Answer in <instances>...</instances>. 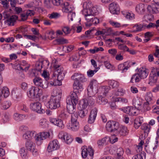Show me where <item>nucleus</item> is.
Listing matches in <instances>:
<instances>
[{
    "mask_svg": "<svg viewBox=\"0 0 159 159\" xmlns=\"http://www.w3.org/2000/svg\"><path fill=\"white\" fill-rule=\"evenodd\" d=\"M52 62L54 63L53 66L54 69V71L53 74V78L54 80L56 79L57 77V80L58 81L62 80L64 76V73H63V68L61 67L59 64L57 63L56 60L54 59Z\"/></svg>",
    "mask_w": 159,
    "mask_h": 159,
    "instance_id": "f257e3e1",
    "label": "nucleus"
},
{
    "mask_svg": "<svg viewBox=\"0 0 159 159\" xmlns=\"http://www.w3.org/2000/svg\"><path fill=\"white\" fill-rule=\"evenodd\" d=\"M42 94V90L34 86H32L27 92L28 96L31 99L39 98Z\"/></svg>",
    "mask_w": 159,
    "mask_h": 159,
    "instance_id": "f03ea898",
    "label": "nucleus"
},
{
    "mask_svg": "<svg viewBox=\"0 0 159 159\" xmlns=\"http://www.w3.org/2000/svg\"><path fill=\"white\" fill-rule=\"evenodd\" d=\"M77 113L71 115V123L67 125L68 129L75 131L78 130L79 128V124L77 121Z\"/></svg>",
    "mask_w": 159,
    "mask_h": 159,
    "instance_id": "7ed1b4c3",
    "label": "nucleus"
},
{
    "mask_svg": "<svg viewBox=\"0 0 159 159\" xmlns=\"http://www.w3.org/2000/svg\"><path fill=\"white\" fill-rule=\"evenodd\" d=\"M81 155L83 158L87 159H93L94 154L93 149L91 146L87 148L85 146L82 148Z\"/></svg>",
    "mask_w": 159,
    "mask_h": 159,
    "instance_id": "20e7f679",
    "label": "nucleus"
},
{
    "mask_svg": "<svg viewBox=\"0 0 159 159\" xmlns=\"http://www.w3.org/2000/svg\"><path fill=\"white\" fill-rule=\"evenodd\" d=\"M50 133L47 132H39L35 134L34 138L37 143L41 144L43 140L49 138Z\"/></svg>",
    "mask_w": 159,
    "mask_h": 159,
    "instance_id": "39448f33",
    "label": "nucleus"
},
{
    "mask_svg": "<svg viewBox=\"0 0 159 159\" xmlns=\"http://www.w3.org/2000/svg\"><path fill=\"white\" fill-rule=\"evenodd\" d=\"M59 139L63 140L67 144L70 143L73 141V139L71 135L66 132L64 131L60 132L58 135Z\"/></svg>",
    "mask_w": 159,
    "mask_h": 159,
    "instance_id": "423d86ee",
    "label": "nucleus"
},
{
    "mask_svg": "<svg viewBox=\"0 0 159 159\" xmlns=\"http://www.w3.org/2000/svg\"><path fill=\"white\" fill-rule=\"evenodd\" d=\"M156 69L154 67L152 68V71L150 74L149 78L148 84L151 85H153L157 81L158 77H159L157 75L156 73Z\"/></svg>",
    "mask_w": 159,
    "mask_h": 159,
    "instance_id": "0eeeda50",
    "label": "nucleus"
},
{
    "mask_svg": "<svg viewBox=\"0 0 159 159\" xmlns=\"http://www.w3.org/2000/svg\"><path fill=\"white\" fill-rule=\"evenodd\" d=\"M118 128V123L115 121H108L106 125V129L109 132H114L117 130Z\"/></svg>",
    "mask_w": 159,
    "mask_h": 159,
    "instance_id": "6e6552de",
    "label": "nucleus"
},
{
    "mask_svg": "<svg viewBox=\"0 0 159 159\" xmlns=\"http://www.w3.org/2000/svg\"><path fill=\"white\" fill-rule=\"evenodd\" d=\"M30 108L32 111L38 113H43L44 110L42 108V105L39 102L32 103L30 105Z\"/></svg>",
    "mask_w": 159,
    "mask_h": 159,
    "instance_id": "1a4fd4ad",
    "label": "nucleus"
},
{
    "mask_svg": "<svg viewBox=\"0 0 159 159\" xmlns=\"http://www.w3.org/2000/svg\"><path fill=\"white\" fill-rule=\"evenodd\" d=\"M53 97H51L48 104L49 108L51 109H55L60 107V100Z\"/></svg>",
    "mask_w": 159,
    "mask_h": 159,
    "instance_id": "9d476101",
    "label": "nucleus"
},
{
    "mask_svg": "<svg viewBox=\"0 0 159 159\" xmlns=\"http://www.w3.org/2000/svg\"><path fill=\"white\" fill-rule=\"evenodd\" d=\"M60 148V145L58 141L54 140L51 141L47 147V150L49 152L58 149Z\"/></svg>",
    "mask_w": 159,
    "mask_h": 159,
    "instance_id": "9b49d317",
    "label": "nucleus"
},
{
    "mask_svg": "<svg viewBox=\"0 0 159 159\" xmlns=\"http://www.w3.org/2000/svg\"><path fill=\"white\" fill-rule=\"evenodd\" d=\"M25 147L27 150L31 151L34 156H36L38 152L37 149L35 148V146L31 141H28L26 142Z\"/></svg>",
    "mask_w": 159,
    "mask_h": 159,
    "instance_id": "f8f14e48",
    "label": "nucleus"
},
{
    "mask_svg": "<svg viewBox=\"0 0 159 159\" xmlns=\"http://www.w3.org/2000/svg\"><path fill=\"white\" fill-rule=\"evenodd\" d=\"M98 84L97 81L95 80H92L87 88L88 95H93L94 93L93 92V89H98Z\"/></svg>",
    "mask_w": 159,
    "mask_h": 159,
    "instance_id": "ddd939ff",
    "label": "nucleus"
},
{
    "mask_svg": "<svg viewBox=\"0 0 159 159\" xmlns=\"http://www.w3.org/2000/svg\"><path fill=\"white\" fill-rule=\"evenodd\" d=\"M76 93L74 91L71 92L66 99V102H69V103L73 102L75 104H77L78 99Z\"/></svg>",
    "mask_w": 159,
    "mask_h": 159,
    "instance_id": "4468645a",
    "label": "nucleus"
},
{
    "mask_svg": "<svg viewBox=\"0 0 159 159\" xmlns=\"http://www.w3.org/2000/svg\"><path fill=\"white\" fill-rule=\"evenodd\" d=\"M71 79L75 81H79L82 82H85L86 80L84 75L79 73H74L71 77Z\"/></svg>",
    "mask_w": 159,
    "mask_h": 159,
    "instance_id": "2eb2a0df",
    "label": "nucleus"
},
{
    "mask_svg": "<svg viewBox=\"0 0 159 159\" xmlns=\"http://www.w3.org/2000/svg\"><path fill=\"white\" fill-rule=\"evenodd\" d=\"M109 10L112 14H117L120 11L119 5L114 2L111 3L109 5Z\"/></svg>",
    "mask_w": 159,
    "mask_h": 159,
    "instance_id": "dca6fc26",
    "label": "nucleus"
},
{
    "mask_svg": "<svg viewBox=\"0 0 159 159\" xmlns=\"http://www.w3.org/2000/svg\"><path fill=\"white\" fill-rule=\"evenodd\" d=\"M16 66L17 67L16 69L18 70H24L25 71H26L29 68L30 65L28 64L26 61L23 60L21 61L20 64H18L16 65Z\"/></svg>",
    "mask_w": 159,
    "mask_h": 159,
    "instance_id": "f3484780",
    "label": "nucleus"
},
{
    "mask_svg": "<svg viewBox=\"0 0 159 159\" xmlns=\"http://www.w3.org/2000/svg\"><path fill=\"white\" fill-rule=\"evenodd\" d=\"M49 121L51 123L61 128H62L64 127V125L63 121L60 119L50 118Z\"/></svg>",
    "mask_w": 159,
    "mask_h": 159,
    "instance_id": "a211bd4d",
    "label": "nucleus"
},
{
    "mask_svg": "<svg viewBox=\"0 0 159 159\" xmlns=\"http://www.w3.org/2000/svg\"><path fill=\"white\" fill-rule=\"evenodd\" d=\"M34 84L38 87H41L43 89H46L47 87V85H44L43 84V80L40 77H35L33 80Z\"/></svg>",
    "mask_w": 159,
    "mask_h": 159,
    "instance_id": "6ab92c4d",
    "label": "nucleus"
},
{
    "mask_svg": "<svg viewBox=\"0 0 159 159\" xmlns=\"http://www.w3.org/2000/svg\"><path fill=\"white\" fill-rule=\"evenodd\" d=\"M35 131H27L23 135V138L26 142L31 141L34 135H35Z\"/></svg>",
    "mask_w": 159,
    "mask_h": 159,
    "instance_id": "aec40b11",
    "label": "nucleus"
},
{
    "mask_svg": "<svg viewBox=\"0 0 159 159\" xmlns=\"http://www.w3.org/2000/svg\"><path fill=\"white\" fill-rule=\"evenodd\" d=\"M97 111L96 108H94L92 110L89 118V123L92 124L94 122L97 116Z\"/></svg>",
    "mask_w": 159,
    "mask_h": 159,
    "instance_id": "412c9836",
    "label": "nucleus"
},
{
    "mask_svg": "<svg viewBox=\"0 0 159 159\" xmlns=\"http://www.w3.org/2000/svg\"><path fill=\"white\" fill-rule=\"evenodd\" d=\"M67 103V109L68 112L70 114H74L75 113V112L76 110V106L77 104H75L73 102L69 103V102H66Z\"/></svg>",
    "mask_w": 159,
    "mask_h": 159,
    "instance_id": "4be33fe9",
    "label": "nucleus"
},
{
    "mask_svg": "<svg viewBox=\"0 0 159 159\" xmlns=\"http://www.w3.org/2000/svg\"><path fill=\"white\" fill-rule=\"evenodd\" d=\"M12 95L13 99L15 100H18L20 99L22 96L21 91L20 89H16L12 92Z\"/></svg>",
    "mask_w": 159,
    "mask_h": 159,
    "instance_id": "5701e85b",
    "label": "nucleus"
},
{
    "mask_svg": "<svg viewBox=\"0 0 159 159\" xmlns=\"http://www.w3.org/2000/svg\"><path fill=\"white\" fill-rule=\"evenodd\" d=\"M44 64L48 66L49 65V62L47 60H45L41 62H38L36 63L35 65V69L34 70H33V74H34V71L35 70L38 71H40L41 70L43 66V65L44 66Z\"/></svg>",
    "mask_w": 159,
    "mask_h": 159,
    "instance_id": "b1692460",
    "label": "nucleus"
},
{
    "mask_svg": "<svg viewBox=\"0 0 159 159\" xmlns=\"http://www.w3.org/2000/svg\"><path fill=\"white\" fill-rule=\"evenodd\" d=\"M83 14L85 16V17L86 20L88 22V25L89 23H90V21L94 17V16L93 15H91L90 14V11L89 10H83Z\"/></svg>",
    "mask_w": 159,
    "mask_h": 159,
    "instance_id": "393cba45",
    "label": "nucleus"
},
{
    "mask_svg": "<svg viewBox=\"0 0 159 159\" xmlns=\"http://www.w3.org/2000/svg\"><path fill=\"white\" fill-rule=\"evenodd\" d=\"M73 88L74 91L76 93H79L82 91L83 89L82 85L77 81H74L73 84Z\"/></svg>",
    "mask_w": 159,
    "mask_h": 159,
    "instance_id": "a878e982",
    "label": "nucleus"
},
{
    "mask_svg": "<svg viewBox=\"0 0 159 159\" xmlns=\"http://www.w3.org/2000/svg\"><path fill=\"white\" fill-rule=\"evenodd\" d=\"M135 9L139 14H143L145 11L146 7L144 4L140 3L136 5Z\"/></svg>",
    "mask_w": 159,
    "mask_h": 159,
    "instance_id": "bb28decb",
    "label": "nucleus"
},
{
    "mask_svg": "<svg viewBox=\"0 0 159 159\" xmlns=\"http://www.w3.org/2000/svg\"><path fill=\"white\" fill-rule=\"evenodd\" d=\"M138 73L141 80L146 78L148 75V70L143 68H140L138 70Z\"/></svg>",
    "mask_w": 159,
    "mask_h": 159,
    "instance_id": "cd10ccee",
    "label": "nucleus"
},
{
    "mask_svg": "<svg viewBox=\"0 0 159 159\" xmlns=\"http://www.w3.org/2000/svg\"><path fill=\"white\" fill-rule=\"evenodd\" d=\"M18 18L16 15L12 16L6 20V23L9 26H13Z\"/></svg>",
    "mask_w": 159,
    "mask_h": 159,
    "instance_id": "c85d7f7f",
    "label": "nucleus"
},
{
    "mask_svg": "<svg viewBox=\"0 0 159 159\" xmlns=\"http://www.w3.org/2000/svg\"><path fill=\"white\" fill-rule=\"evenodd\" d=\"M138 111V110L132 107H126V110L125 113L128 114L132 116H135L137 114V112Z\"/></svg>",
    "mask_w": 159,
    "mask_h": 159,
    "instance_id": "c756f323",
    "label": "nucleus"
},
{
    "mask_svg": "<svg viewBox=\"0 0 159 159\" xmlns=\"http://www.w3.org/2000/svg\"><path fill=\"white\" fill-rule=\"evenodd\" d=\"M143 102V99L139 97L134 98L133 100V105L136 107L141 108L142 107V104Z\"/></svg>",
    "mask_w": 159,
    "mask_h": 159,
    "instance_id": "7c9ffc66",
    "label": "nucleus"
},
{
    "mask_svg": "<svg viewBox=\"0 0 159 159\" xmlns=\"http://www.w3.org/2000/svg\"><path fill=\"white\" fill-rule=\"evenodd\" d=\"M151 128L150 125L148 124H143L141 125V129L145 133L144 137L148 135V134L150 132Z\"/></svg>",
    "mask_w": 159,
    "mask_h": 159,
    "instance_id": "2f4dec72",
    "label": "nucleus"
},
{
    "mask_svg": "<svg viewBox=\"0 0 159 159\" xmlns=\"http://www.w3.org/2000/svg\"><path fill=\"white\" fill-rule=\"evenodd\" d=\"M53 95L51 97H53L57 99L60 100L62 95V91L60 89H57L54 90L53 91Z\"/></svg>",
    "mask_w": 159,
    "mask_h": 159,
    "instance_id": "473e14b6",
    "label": "nucleus"
},
{
    "mask_svg": "<svg viewBox=\"0 0 159 159\" xmlns=\"http://www.w3.org/2000/svg\"><path fill=\"white\" fill-rule=\"evenodd\" d=\"M63 9L64 10V11L67 12L69 11H72L74 8L70 5L69 2H65L62 4Z\"/></svg>",
    "mask_w": 159,
    "mask_h": 159,
    "instance_id": "72a5a7b5",
    "label": "nucleus"
},
{
    "mask_svg": "<svg viewBox=\"0 0 159 159\" xmlns=\"http://www.w3.org/2000/svg\"><path fill=\"white\" fill-rule=\"evenodd\" d=\"M129 67L127 62H124L123 64H121L118 65V68L119 70H121L122 72L125 71Z\"/></svg>",
    "mask_w": 159,
    "mask_h": 159,
    "instance_id": "f704fd0d",
    "label": "nucleus"
},
{
    "mask_svg": "<svg viewBox=\"0 0 159 159\" xmlns=\"http://www.w3.org/2000/svg\"><path fill=\"white\" fill-rule=\"evenodd\" d=\"M143 118L142 117H138L134 120V126L135 128L138 129L143 122Z\"/></svg>",
    "mask_w": 159,
    "mask_h": 159,
    "instance_id": "c9c22d12",
    "label": "nucleus"
},
{
    "mask_svg": "<svg viewBox=\"0 0 159 159\" xmlns=\"http://www.w3.org/2000/svg\"><path fill=\"white\" fill-rule=\"evenodd\" d=\"M26 117V115H21L17 113H14L13 115L14 119L16 121H20L25 119Z\"/></svg>",
    "mask_w": 159,
    "mask_h": 159,
    "instance_id": "e433bc0d",
    "label": "nucleus"
},
{
    "mask_svg": "<svg viewBox=\"0 0 159 159\" xmlns=\"http://www.w3.org/2000/svg\"><path fill=\"white\" fill-rule=\"evenodd\" d=\"M140 77L138 73L134 74L131 78L130 82L131 83L139 82L141 80Z\"/></svg>",
    "mask_w": 159,
    "mask_h": 159,
    "instance_id": "4c0bfd02",
    "label": "nucleus"
},
{
    "mask_svg": "<svg viewBox=\"0 0 159 159\" xmlns=\"http://www.w3.org/2000/svg\"><path fill=\"white\" fill-rule=\"evenodd\" d=\"M128 133L127 128L125 126H123L120 128V129L117 132V134H119L120 135L125 136Z\"/></svg>",
    "mask_w": 159,
    "mask_h": 159,
    "instance_id": "58836bf2",
    "label": "nucleus"
},
{
    "mask_svg": "<svg viewBox=\"0 0 159 159\" xmlns=\"http://www.w3.org/2000/svg\"><path fill=\"white\" fill-rule=\"evenodd\" d=\"M104 64L105 67L107 69H109L111 71L115 69V67L114 66L111 65L109 61H105Z\"/></svg>",
    "mask_w": 159,
    "mask_h": 159,
    "instance_id": "ea45409f",
    "label": "nucleus"
},
{
    "mask_svg": "<svg viewBox=\"0 0 159 159\" xmlns=\"http://www.w3.org/2000/svg\"><path fill=\"white\" fill-rule=\"evenodd\" d=\"M108 84L112 88H117L119 86V83L117 81L113 80H110L108 81Z\"/></svg>",
    "mask_w": 159,
    "mask_h": 159,
    "instance_id": "a19ab883",
    "label": "nucleus"
},
{
    "mask_svg": "<svg viewBox=\"0 0 159 159\" xmlns=\"http://www.w3.org/2000/svg\"><path fill=\"white\" fill-rule=\"evenodd\" d=\"M4 98L7 97L10 94L9 89L6 87H3L1 90Z\"/></svg>",
    "mask_w": 159,
    "mask_h": 159,
    "instance_id": "79ce46f5",
    "label": "nucleus"
},
{
    "mask_svg": "<svg viewBox=\"0 0 159 159\" xmlns=\"http://www.w3.org/2000/svg\"><path fill=\"white\" fill-rule=\"evenodd\" d=\"M20 156L23 159H26L27 157V151L24 148H20L19 151Z\"/></svg>",
    "mask_w": 159,
    "mask_h": 159,
    "instance_id": "37998d69",
    "label": "nucleus"
},
{
    "mask_svg": "<svg viewBox=\"0 0 159 159\" xmlns=\"http://www.w3.org/2000/svg\"><path fill=\"white\" fill-rule=\"evenodd\" d=\"M153 19V16L152 14H149L144 16L143 20L148 22L152 21Z\"/></svg>",
    "mask_w": 159,
    "mask_h": 159,
    "instance_id": "c03bdc74",
    "label": "nucleus"
},
{
    "mask_svg": "<svg viewBox=\"0 0 159 159\" xmlns=\"http://www.w3.org/2000/svg\"><path fill=\"white\" fill-rule=\"evenodd\" d=\"M39 124L40 126L42 128H45L48 126L47 121L46 119L43 118L39 120Z\"/></svg>",
    "mask_w": 159,
    "mask_h": 159,
    "instance_id": "a18cd8bd",
    "label": "nucleus"
},
{
    "mask_svg": "<svg viewBox=\"0 0 159 159\" xmlns=\"http://www.w3.org/2000/svg\"><path fill=\"white\" fill-rule=\"evenodd\" d=\"M97 101L99 104L104 105L108 102L107 100L102 98V96H99L97 99Z\"/></svg>",
    "mask_w": 159,
    "mask_h": 159,
    "instance_id": "49530a36",
    "label": "nucleus"
},
{
    "mask_svg": "<svg viewBox=\"0 0 159 159\" xmlns=\"http://www.w3.org/2000/svg\"><path fill=\"white\" fill-rule=\"evenodd\" d=\"M107 137L106 136L102 139L98 141L97 144L99 147L102 146L106 143V142L107 141Z\"/></svg>",
    "mask_w": 159,
    "mask_h": 159,
    "instance_id": "de8ad7c7",
    "label": "nucleus"
},
{
    "mask_svg": "<svg viewBox=\"0 0 159 159\" xmlns=\"http://www.w3.org/2000/svg\"><path fill=\"white\" fill-rule=\"evenodd\" d=\"M107 137V141H109L112 144L115 143L118 141V138L116 137L115 135H111L110 137H109L108 136Z\"/></svg>",
    "mask_w": 159,
    "mask_h": 159,
    "instance_id": "09e8293b",
    "label": "nucleus"
},
{
    "mask_svg": "<svg viewBox=\"0 0 159 159\" xmlns=\"http://www.w3.org/2000/svg\"><path fill=\"white\" fill-rule=\"evenodd\" d=\"M88 111L87 110H81L79 112V116L82 118H84L88 114Z\"/></svg>",
    "mask_w": 159,
    "mask_h": 159,
    "instance_id": "8fccbe9b",
    "label": "nucleus"
},
{
    "mask_svg": "<svg viewBox=\"0 0 159 159\" xmlns=\"http://www.w3.org/2000/svg\"><path fill=\"white\" fill-rule=\"evenodd\" d=\"M93 6L91 3L89 2H84L83 7L84 9H90Z\"/></svg>",
    "mask_w": 159,
    "mask_h": 159,
    "instance_id": "3c124183",
    "label": "nucleus"
},
{
    "mask_svg": "<svg viewBox=\"0 0 159 159\" xmlns=\"http://www.w3.org/2000/svg\"><path fill=\"white\" fill-rule=\"evenodd\" d=\"M11 105V102L6 101L1 104L2 108L3 109H6L9 108Z\"/></svg>",
    "mask_w": 159,
    "mask_h": 159,
    "instance_id": "603ef678",
    "label": "nucleus"
},
{
    "mask_svg": "<svg viewBox=\"0 0 159 159\" xmlns=\"http://www.w3.org/2000/svg\"><path fill=\"white\" fill-rule=\"evenodd\" d=\"M60 16V14L57 12H53L48 15V17L51 19H57Z\"/></svg>",
    "mask_w": 159,
    "mask_h": 159,
    "instance_id": "864d4df0",
    "label": "nucleus"
},
{
    "mask_svg": "<svg viewBox=\"0 0 159 159\" xmlns=\"http://www.w3.org/2000/svg\"><path fill=\"white\" fill-rule=\"evenodd\" d=\"M116 102H119L123 103H126L128 102V99L124 98L118 97L115 99Z\"/></svg>",
    "mask_w": 159,
    "mask_h": 159,
    "instance_id": "5fc2aeb1",
    "label": "nucleus"
},
{
    "mask_svg": "<svg viewBox=\"0 0 159 159\" xmlns=\"http://www.w3.org/2000/svg\"><path fill=\"white\" fill-rule=\"evenodd\" d=\"M68 15V18L69 20L70 21H73V18H74L75 16V12L71 11H69Z\"/></svg>",
    "mask_w": 159,
    "mask_h": 159,
    "instance_id": "6e6d98bb",
    "label": "nucleus"
},
{
    "mask_svg": "<svg viewBox=\"0 0 159 159\" xmlns=\"http://www.w3.org/2000/svg\"><path fill=\"white\" fill-rule=\"evenodd\" d=\"M152 33L149 32H147L145 34V39H144V41L145 43L147 42L150 40V38L152 37Z\"/></svg>",
    "mask_w": 159,
    "mask_h": 159,
    "instance_id": "4d7b16f0",
    "label": "nucleus"
},
{
    "mask_svg": "<svg viewBox=\"0 0 159 159\" xmlns=\"http://www.w3.org/2000/svg\"><path fill=\"white\" fill-rule=\"evenodd\" d=\"M125 15V16L126 18L129 20H133L135 18V15L133 13L126 12Z\"/></svg>",
    "mask_w": 159,
    "mask_h": 159,
    "instance_id": "13d9d810",
    "label": "nucleus"
},
{
    "mask_svg": "<svg viewBox=\"0 0 159 159\" xmlns=\"http://www.w3.org/2000/svg\"><path fill=\"white\" fill-rule=\"evenodd\" d=\"M152 93H147L145 96V99L146 101L150 103L152 100Z\"/></svg>",
    "mask_w": 159,
    "mask_h": 159,
    "instance_id": "bf43d9fd",
    "label": "nucleus"
},
{
    "mask_svg": "<svg viewBox=\"0 0 159 159\" xmlns=\"http://www.w3.org/2000/svg\"><path fill=\"white\" fill-rule=\"evenodd\" d=\"M56 41L59 44H63L68 43V41L67 40L63 38L57 39L56 40Z\"/></svg>",
    "mask_w": 159,
    "mask_h": 159,
    "instance_id": "052dcab7",
    "label": "nucleus"
},
{
    "mask_svg": "<svg viewBox=\"0 0 159 159\" xmlns=\"http://www.w3.org/2000/svg\"><path fill=\"white\" fill-rule=\"evenodd\" d=\"M143 26L141 25H136L133 27V28L135 29V32H138L142 30Z\"/></svg>",
    "mask_w": 159,
    "mask_h": 159,
    "instance_id": "680f3d73",
    "label": "nucleus"
},
{
    "mask_svg": "<svg viewBox=\"0 0 159 159\" xmlns=\"http://www.w3.org/2000/svg\"><path fill=\"white\" fill-rule=\"evenodd\" d=\"M2 47L3 49L8 51L12 50L13 47V45H11L9 44H4L2 46Z\"/></svg>",
    "mask_w": 159,
    "mask_h": 159,
    "instance_id": "e2e57ef3",
    "label": "nucleus"
},
{
    "mask_svg": "<svg viewBox=\"0 0 159 159\" xmlns=\"http://www.w3.org/2000/svg\"><path fill=\"white\" fill-rule=\"evenodd\" d=\"M116 153L117 156L120 157V158H122L123 157L122 156L124 153V151L123 149L121 147L117 148Z\"/></svg>",
    "mask_w": 159,
    "mask_h": 159,
    "instance_id": "0e129e2a",
    "label": "nucleus"
},
{
    "mask_svg": "<svg viewBox=\"0 0 159 159\" xmlns=\"http://www.w3.org/2000/svg\"><path fill=\"white\" fill-rule=\"evenodd\" d=\"M144 143V142L141 141L139 143L138 145L136 146L137 149L136 151L137 152H139L142 151V146Z\"/></svg>",
    "mask_w": 159,
    "mask_h": 159,
    "instance_id": "69168bd1",
    "label": "nucleus"
},
{
    "mask_svg": "<svg viewBox=\"0 0 159 159\" xmlns=\"http://www.w3.org/2000/svg\"><path fill=\"white\" fill-rule=\"evenodd\" d=\"M150 103L147 101L144 102L143 105V108L144 110L148 111L150 109V107L149 106Z\"/></svg>",
    "mask_w": 159,
    "mask_h": 159,
    "instance_id": "338daca9",
    "label": "nucleus"
},
{
    "mask_svg": "<svg viewBox=\"0 0 159 159\" xmlns=\"http://www.w3.org/2000/svg\"><path fill=\"white\" fill-rule=\"evenodd\" d=\"M62 30L65 34H67L70 33V30L68 26H64L62 28Z\"/></svg>",
    "mask_w": 159,
    "mask_h": 159,
    "instance_id": "774afa93",
    "label": "nucleus"
}]
</instances>
